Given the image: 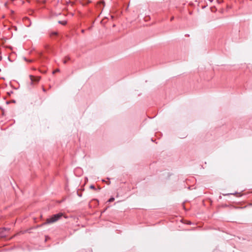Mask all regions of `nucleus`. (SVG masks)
Listing matches in <instances>:
<instances>
[{
    "label": "nucleus",
    "mask_w": 252,
    "mask_h": 252,
    "mask_svg": "<svg viewBox=\"0 0 252 252\" xmlns=\"http://www.w3.org/2000/svg\"><path fill=\"white\" fill-rule=\"evenodd\" d=\"M59 71V69H57L56 70H55L54 72H53V73H55V72H58Z\"/></svg>",
    "instance_id": "obj_6"
},
{
    "label": "nucleus",
    "mask_w": 252,
    "mask_h": 252,
    "mask_svg": "<svg viewBox=\"0 0 252 252\" xmlns=\"http://www.w3.org/2000/svg\"><path fill=\"white\" fill-rule=\"evenodd\" d=\"M30 78L32 83H33L34 82H37L40 80V77H34L33 76H30Z\"/></svg>",
    "instance_id": "obj_2"
},
{
    "label": "nucleus",
    "mask_w": 252,
    "mask_h": 252,
    "mask_svg": "<svg viewBox=\"0 0 252 252\" xmlns=\"http://www.w3.org/2000/svg\"><path fill=\"white\" fill-rule=\"evenodd\" d=\"M63 216V214L62 213L54 215L50 218L47 219L46 222L44 224L52 223L57 221L60 220L62 217Z\"/></svg>",
    "instance_id": "obj_1"
},
{
    "label": "nucleus",
    "mask_w": 252,
    "mask_h": 252,
    "mask_svg": "<svg viewBox=\"0 0 252 252\" xmlns=\"http://www.w3.org/2000/svg\"><path fill=\"white\" fill-rule=\"evenodd\" d=\"M66 61H63L64 63H66Z\"/></svg>",
    "instance_id": "obj_7"
},
{
    "label": "nucleus",
    "mask_w": 252,
    "mask_h": 252,
    "mask_svg": "<svg viewBox=\"0 0 252 252\" xmlns=\"http://www.w3.org/2000/svg\"><path fill=\"white\" fill-rule=\"evenodd\" d=\"M90 188L92 189H95L93 185L91 186H90Z\"/></svg>",
    "instance_id": "obj_5"
},
{
    "label": "nucleus",
    "mask_w": 252,
    "mask_h": 252,
    "mask_svg": "<svg viewBox=\"0 0 252 252\" xmlns=\"http://www.w3.org/2000/svg\"><path fill=\"white\" fill-rule=\"evenodd\" d=\"M114 197H111L110 198L109 200H108V202H113L114 200Z\"/></svg>",
    "instance_id": "obj_4"
},
{
    "label": "nucleus",
    "mask_w": 252,
    "mask_h": 252,
    "mask_svg": "<svg viewBox=\"0 0 252 252\" xmlns=\"http://www.w3.org/2000/svg\"><path fill=\"white\" fill-rule=\"evenodd\" d=\"M59 23L61 24H63V25H65L66 24V21H59Z\"/></svg>",
    "instance_id": "obj_3"
}]
</instances>
